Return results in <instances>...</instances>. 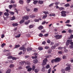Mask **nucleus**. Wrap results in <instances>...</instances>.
<instances>
[{
    "instance_id": "b1692460",
    "label": "nucleus",
    "mask_w": 73,
    "mask_h": 73,
    "mask_svg": "<svg viewBox=\"0 0 73 73\" xmlns=\"http://www.w3.org/2000/svg\"><path fill=\"white\" fill-rule=\"evenodd\" d=\"M30 17L31 18H34V17H35V15L32 14L30 15Z\"/></svg>"
},
{
    "instance_id": "a878e982",
    "label": "nucleus",
    "mask_w": 73,
    "mask_h": 73,
    "mask_svg": "<svg viewBox=\"0 0 73 73\" xmlns=\"http://www.w3.org/2000/svg\"><path fill=\"white\" fill-rule=\"evenodd\" d=\"M68 32L69 33H73V30L69 29L68 30Z\"/></svg>"
},
{
    "instance_id": "a18cd8bd",
    "label": "nucleus",
    "mask_w": 73,
    "mask_h": 73,
    "mask_svg": "<svg viewBox=\"0 0 73 73\" xmlns=\"http://www.w3.org/2000/svg\"><path fill=\"white\" fill-rule=\"evenodd\" d=\"M72 38H73V35H71L70 36V37L69 38V39H72Z\"/></svg>"
},
{
    "instance_id": "338daca9",
    "label": "nucleus",
    "mask_w": 73,
    "mask_h": 73,
    "mask_svg": "<svg viewBox=\"0 0 73 73\" xmlns=\"http://www.w3.org/2000/svg\"><path fill=\"white\" fill-rule=\"evenodd\" d=\"M45 30H44L43 31H41V33H45Z\"/></svg>"
},
{
    "instance_id": "864d4df0",
    "label": "nucleus",
    "mask_w": 73,
    "mask_h": 73,
    "mask_svg": "<svg viewBox=\"0 0 73 73\" xmlns=\"http://www.w3.org/2000/svg\"><path fill=\"white\" fill-rule=\"evenodd\" d=\"M52 63H53L54 62H55V59H52V60L51 61Z\"/></svg>"
},
{
    "instance_id": "69168bd1",
    "label": "nucleus",
    "mask_w": 73,
    "mask_h": 73,
    "mask_svg": "<svg viewBox=\"0 0 73 73\" xmlns=\"http://www.w3.org/2000/svg\"><path fill=\"white\" fill-rule=\"evenodd\" d=\"M58 49H59V50H61V49H62V47H59L58 48Z\"/></svg>"
},
{
    "instance_id": "c03bdc74",
    "label": "nucleus",
    "mask_w": 73,
    "mask_h": 73,
    "mask_svg": "<svg viewBox=\"0 0 73 73\" xmlns=\"http://www.w3.org/2000/svg\"><path fill=\"white\" fill-rule=\"evenodd\" d=\"M12 59L13 60H16L17 59V58L13 57L12 58Z\"/></svg>"
},
{
    "instance_id": "e433bc0d",
    "label": "nucleus",
    "mask_w": 73,
    "mask_h": 73,
    "mask_svg": "<svg viewBox=\"0 0 73 73\" xmlns=\"http://www.w3.org/2000/svg\"><path fill=\"white\" fill-rule=\"evenodd\" d=\"M38 49H39V50H42L43 49V48H42V47H39L38 48Z\"/></svg>"
},
{
    "instance_id": "0e129e2a",
    "label": "nucleus",
    "mask_w": 73,
    "mask_h": 73,
    "mask_svg": "<svg viewBox=\"0 0 73 73\" xmlns=\"http://www.w3.org/2000/svg\"><path fill=\"white\" fill-rule=\"evenodd\" d=\"M16 6H17V5L16 4H13V7L14 8H16Z\"/></svg>"
},
{
    "instance_id": "49530a36",
    "label": "nucleus",
    "mask_w": 73,
    "mask_h": 73,
    "mask_svg": "<svg viewBox=\"0 0 73 73\" xmlns=\"http://www.w3.org/2000/svg\"><path fill=\"white\" fill-rule=\"evenodd\" d=\"M15 1H12L11 0V3L10 4H13V3H15Z\"/></svg>"
},
{
    "instance_id": "4468645a",
    "label": "nucleus",
    "mask_w": 73,
    "mask_h": 73,
    "mask_svg": "<svg viewBox=\"0 0 73 73\" xmlns=\"http://www.w3.org/2000/svg\"><path fill=\"white\" fill-rule=\"evenodd\" d=\"M4 15L8 17L9 16V13L7 12H5L4 13Z\"/></svg>"
},
{
    "instance_id": "72a5a7b5",
    "label": "nucleus",
    "mask_w": 73,
    "mask_h": 73,
    "mask_svg": "<svg viewBox=\"0 0 73 73\" xmlns=\"http://www.w3.org/2000/svg\"><path fill=\"white\" fill-rule=\"evenodd\" d=\"M15 66V65H14L13 64H11L9 66L10 68H13V67H14Z\"/></svg>"
},
{
    "instance_id": "de8ad7c7",
    "label": "nucleus",
    "mask_w": 73,
    "mask_h": 73,
    "mask_svg": "<svg viewBox=\"0 0 73 73\" xmlns=\"http://www.w3.org/2000/svg\"><path fill=\"white\" fill-rule=\"evenodd\" d=\"M13 7V5H9V8H10V9L12 8Z\"/></svg>"
},
{
    "instance_id": "473e14b6",
    "label": "nucleus",
    "mask_w": 73,
    "mask_h": 73,
    "mask_svg": "<svg viewBox=\"0 0 73 73\" xmlns=\"http://www.w3.org/2000/svg\"><path fill=\"white\" fill-rule=\"evenodd\" d=\"M20 46L19 45H15V48H19Z\"/></svg>"
},
{
    "instance_id": "bf43d9fd",
    "label": "nucleus",
    "mask_w": 73,
    "mask_h": 73,
    "mask_svg": "<svg viewBox=\"0 0 73 73\" xmlns=\"http://www.w3.org/2000/svg\"><path fill=\"white\" fill-rule=\"evenodd\" d=\"M24 62H20V63L22 65H24Z\"/></svg>"
},
{
    "instance_id": "9b49d317",
    "label": "nucleus",
    "mask_w": 73,
    "mask_h": 73,
    "mask_svg": "<svg viewBox=\"0 0 73 73\" xmlns=\"http://www.w3.org/2000/svg\"><path fill=\"white\" fill-rule=\"evenodd\" d=\"M35 27V25H31L29 26V28L30 29H31V28H33Z\"/></svg>"
},
{
    "instance_id": "dca6fc26",
    "label": "nucleus",
    "mask_w": 73,
    "mask_h": 73,
    "mask_svg": "<svg viewBox=\"0 0 73 73\" xmlns=\"http://www.w3.org/2000/svg\"><path fill=\"white\" fill-rule=\"evenodd\" d=\"M12 25L13 27H16L18 25V24L17 23H14L12 24Z\"/></svg>"
},
{
    "instance_id": "4c0bfd02",
    "label": "nucleus",
    "mask_w": 73,
    "mask_h": 73,
    "mask_svg": "<svg viewBox=\"0 0 73 73\" xmlns=\"http://www.w3.org/2000/svg\"><path fill=\"white\" fill-rule=\"evenodd\" d=\"M37 3H38V1H34L33 3L34 4H37Z\"/></svg>"
},
{
    "instance_id": "4d7b16f0",
    "label": "nucleus",
    "mask_w": 73,
    "mask_h": 73,
    "mask_svg": "<svg viewBox=\"0 0 73 73\" xmlns=\"http://www.w3.org/2000/svg\"><path fill=\"white\" fill-rule=\"evenodd\" d=\"M35 66H33L32 71H34V70H35Z\"/></svg>"
},
{
    "instance_id": "052dcab7",
    "label": "nucleus",
    "mask_w": 73,
    "mask_h": 73,
    "mask_svg": "<svg viewBox=\"0 0 73 73\" xmlns=\"http://www.w3.org/2000/svg\"><path fill=\"white\" fill-rule=\"evenodd\" d=\"M69 47L71 49H72V48H73V46L72 45H70L69 46Z\"/></svg>"
},
{
    "instance_id": "423d86ee",
    "label": "nucleus",
    "mask_w": 73,
    "mask_h": 73,
    "mask_svg": "<svg viewBox=\"0 0 73 73\" xmlns=\"http://www.w3.org/2000/svg\"><path fill=\"white\" fill-rule=\"evenodd\" d=\"M19 50H23V52H24L26 51V48L22 46L21 47H20L19 48Z\"/></svg>"
},
{
    "instance_id": "c756f323",
    "label": "nucleus",
    "mask_w": 73,
    "mask_h": 73,
    "mask_svg": "<svg viewBox=\"0 0 73 73\" xmlns=\"http://www.w3.org/2000/svg\"><path fill=\"white\" fill-rule=\"evenodd\" d=\"M32 58L33 59H35L37 58V56H33L32 57Z\"/></svg>"
},
{
    "instance_id": "37998d69",
    "label": "nucleus",
    "mask_w": 73,
    "mask_h": 73,
    "mask_svg": "<svg viewBox=\"0 0 73 73\" xmlns=\"http://www.w3.org/2000/svg\"><path fill=\"white\" fill-rule=\"evenodd\" d=\"M51 56V55H48L46 56V58H49V57H50Z\"/></svg>"
},
{
    "instance_id": "09e8293b",
    "label": "nucleus",
    "mask_w": 73,
    "mask_h": 73,
    "mask_svg": "<svg viewBox=\"0 0 73 73\" xmlns=\"http://www.w3.org/2000/svg\"><path fill=\"white\" fill-rule=\"evenodd\" d=\"M56 48V46H52L51 47V49H55Z\"/></svg>"
},
{
    "instance_id": "f704fd0d",
    "label": "nucleus",
    "mask_w": 73,
    "mask_h": 73,
    "mask_svg": "<svg viewBox=\"0 0 73 73\" xmlns=\"http://www.w3.org/2000/svg\"><path fill=\"white\" fill-rule=\"evenodd\" d=\"M47 17V15H44L43 16L42 18L44 19H45L46 17Z\"/></svg>"
},
{
    "instance_id": "13d9d810",
    "label": "nucleus",
    "mask_w": 73,
    "mask_h": 73,
    "mask_svg": "<svg viewBox=\"0 0 73 73\" xmlns=\"http://www.w3.org/2000/svg\"><path fill=\"white\" fill-rule=\"evenodd\" d=\"M47 43H48V44H50V40L48 39L47 40Z\"/></svg>"
},
{
    "instance_id": "6e6d98bb",
    "label": "nucleus",
    "mask_w": 73,
    "mask_h": 73,
    "mask_svg": "<svg viewBox=\"0 0 73 73\" xmlns=\"http://www.w3.org/2000/svg\"><path fill=\"white\" fill-rule=\"evenodd\" d=\"M49 47L48 46H46L44 47L45 49H49Z\"/></svg>"
},
{
    "instance_id": "79ce46f5",
    "label": "nucleus",
    "mask_w": 73,
    "mask_h": 73,
    "mask_svg": "<svg viewBox=\"0 0 73 73\" xmlns=\"http://www.w3.org/2000/svg\"><path fill=\"white\" fill-rule=\"evenodd\" d=\"M5 45H6V44H5V43H3L1 45V46L2 48H3V47H4V46H5Z\"/></svg>"
},
{
    "instance_id": "e2e57ef3",
    "label": "nucleus",
    "mask_w": 73,
    "mask_h": 73,
    "mask_svg": "<svg viewBox=\"0 0 73 73\" xmlns=\"http://www.w3.org/2000/svg\"><path fill=\"white\" fill-rule=\"evenodd\" d=\"M39 36L40 37H42L43 36V35L42 33H40L39 34Z\"/></svg>"
},
{
    "instance_id": "2f4dec72",
    "label": "nucleus",
    "mask_w": 73,
    "mask_h": 73,
    "mask_svg": "<svg viewBox=\"0 0 73 73\" xmlns=\"http://www.w3.org/2000/svg\"><path fill=\"white\" fill-rule=\"evenodd\" d=\"M10 72H11V69H9L7 70V72H6V73H10Z\"/></svg>"
},
{
    "instance_id": "7ed1b4c3",
    "label": "nucleus",
    "mask_w": 73,
    "mask_h": 73,
    "mask_svg": "<svg viewBox=\"0 0 73 73\" xmlns=\"http://www.w3.org/2000/svg\"><path fill=\"white\" fill-rule=\"evenodd\" d=\"M54 37L55 38H56V39H58L61 38L62 36V35H58L54 36Z\"/></svg>"
},
{
    "instance_id": "4be33fe9",
    "label": "nucleus",
    "mask_w": 73,
    "mask_h": 73,
    "mask_svg": "<svg viewBox=\"0 0 73 73\" xmlns=\"http://www.w3.org/2000/svg\"><path fill=\"white\" fill-rule=\"evenodd\" d=\"M34 11L35 12H37L38 11V9L37 8H35L34 9Z\"/></svg>"
},
{
    "instance_id": "8fccbe9b",
    "label": "nucleus",
    "mask_w": 73,
    "mask_h": 73,
    "mask_svg": "<svg viewBox=\"0 0 73 73\" xmlns=\"http://www.w3.org/2000/svg\"><path fill=\"white\" fill-rule=\"evenodd\" d=\"M11 53L10 52H9L6 54V56H9L11 55Z\"/></svg>"
},
{
    "instance_id": "ea45409f",
    "label": "nucleus",
    "mask_w": 73,
    "mask_h": 73,
    "mask_svg": "<svg viewBox=\"0 0 73 73\" xmlns=\"http://www.w3.org/2000/svg\"><path fill=\"white\" fill-rule=\"evenodd\" d=\"M43 13H45V15H47V14H48V12L45 11H43Z\"/></svg>"
},
{
    "instance_id": "f3484780",
    "label": "nucleus",
    "mask_w": 73,
    "mask_h": 73,
    "mask_svg": "<svg viewBox=\"0 0 73 73\" xmlns=\"http://www.w3.org/2000/svg\"><path fill=\"white\" fill-rule=\"evenodd\" d=\"M19 3L21 4H23V3H24V1L22 0H19Z\"/></svg>"
},
{
    "instance_id": "3c124183",
    "label": "nucleus",
    "mask_w": 73,
    "mask_h": 73,
    "mask_svg": "<svg viewBox=\"0 0 73 73\" xmlns=\"http://www.w3.org/2000/svg\"><path fill=\"white\" fill-rule=\"evenodd\" d=\"M13 57L12 56H9L8 57V58L9 59H11V58L12 59Z\"/></svg>"
},
{
    "instance_id": "680f3d73",
    "label": "nucleus",
    "mask_w": 73,
    "mask_h": 73,
    "mask_svg": "<svg viewBox=\"0 0 73 73\" xmlns=\"http://www.w3.org/2000/svg\"><path fill=\"white\" fill-rule=\"evenodd\" d=\"M55 5H58V4H59L60 3L58 2H55Z\"/></svg>"
},
{
    "instance_id": "20e7f679",
    "label": "nucleus",
    "mask_w": 73,
    "mask_h": 73,
    "mask_svg": "<svg viewBox=\"0 0 73 73\" xmlns=\"http://www.w3.org/2000/svg\"><path fill=\"white\" fill-rule=\"evenodd\" d=\"M55 62H59L61 61V59L60 58H56L55 59Z\"/></svg>"
},
{
    "instance_id": "1a4fd4ad",
    "label": "nucleus",
    "mask_w": 73,
    "mask_h": 73,
    "mask_svg": "<svg viewBox=\"0 0 73 73\" xmlns=\"http://www.w3.org/2000/svg\"><path fill=\"white\" fill-rule=\"evenodd\" d=\"M44 28V27L42 26H40L38 27V29H39V30H41V29H42Z\"/></svg>"
},
{
    "instance_id": "cd10ccee",
    "label": "nucleus",
    "mask_w": 73,
    "mask_h": 73,
    "mask_svg": "<svg viewBox=\"0 0 73 73\" xmlns=\"http://www.w3.org/2000/svg\"><path fill=\"white\" fill-rule=\"evenodd\" d=\"M51 52H52V50L51 49H49L48 51V53H50Z\"/></svg>"
},
{
    "instance_id": "603ef678",
    "label": "nucleus",
    "mask_w": 73,
    "mask_h": 73,
    "mask_svg": "<svg viewBox=\"0 0 73 73\" xmlns=\"http://www.w3.org/2000/svg\"><path fill=\"white\" fill-rule=\"evenodd\" d=\"M32 0H27V3H28V4H29L31 1Z\"/></svg>"
},
{
    "instance_id": "7c9ffc66",
    "label": "nucleus",
    "mask_w": 73,
    "mask_h": 73,
    "mask_svg": "<svg viewBox=\"0 0 73 73\" xmlns=\"http://www.w3.org/2000/svg\"><path fill=\"white\" fill-rule=\"evenodd\" d=\"M32 50V48H27V52L28 51H29L30 50Z\"/></svg>"
},
{
    "instance_id": "2eb2a0df",
    "label": "nucleus",
    "mask_w": 73,
    "mask_h": 73,
    "mask_svg": "<svg viewBox=\"0 0 73 73\" xmlns=\"http://www.w3.org/2000/svg\"><path fill=\"white\" fill-rule=\"evenodd\" d=\"M38 3L39 4H42L44 3V1H38Z\"/></svg>"
},
{
    "instance_id": "6ab92c4d",
    "label": "nucleus",
    "mask_w": 73,
    "mask_h": 73,
    "mask_svg": "<svg viewBox=\"0 0 73 73\" xmlns=\"http://www.w3.org/2000/svg\"><path fill=\"white\" fill-rule=\"evenodd\" d=\"M50 68V65L49 64H48L46 66V69H49Z\"/></svg>"
},
{
    "instance_id": "c85d7f7f",
    "label": "nucleus",
    "mask_w": 73,
    "mask_h": 73,
    "mask_svg": "<svg viewBox=\"0 0 73 73\" xmlns=\"http://www.w3.org/2000/svg\"><path fill=\"white\" fill-rule=\"evenodd\" d=\"M38 71H39L38 69H35V73H38Z\"/></svg>"
},
{
    "instance_id": "aec40b11",
    "label": "nucleus",
    "mask_w": 73,
    "mask_h": 73,
    "mask_svg": "<svg viewBox=\"0 0 73 73\" xmlns=\"http://www.w3.org/2000/svg\"><path fill=\"white\" fill-rule=\"evenodd\" d=\"M20 36H21V34H19L18 35L15 36V37L16 38H19L20 37Z\"/></svg>"
},
{
    "instance_id": "9d476101",
    "label": "nucleus",
    "mask_w": 73,
    "mask_h": 73,
    "mask_svg": "<svg viewBox=\"0 0 73 73\" xmlns=\"http://www.w3.org/2000/svg\"><path fill=\"white\" fill-rule=\"evenodd\" d=\"M38 62V60H37V59H35L33 60V62L34 64H36V63H37Z\"/></svg>"
},
{
    "instance_id": "f03ea898",
    "label": "nucleus",
    "mask_w": 73,
    "mask_h": 73,
    "mask_svg": "<svg viewBox=\"0 0 73 73\" xmlns=\"http://www.w3.org/2000/svg\"><path fill=\"white\" fill-rule=\"evenodd\" d=\"M72 41L73 40L72 39L68 40L66 43V45L67 46L69 45V44H70L71 45L73 46V42H72Z\"/></svg>"
},
{
    "instance_id": "5fc2aeb1",
    "label": "nucleus",
    "mask_w": 73,
    "mask_h": 73,
    "mask_svg": "<svg viewBox=\"0 0 73 73\" xmlns=\"http://www.w3.org/2000/svg\"><path fill=\"white\" fill-rule=\"evenodd\" d=\"M66 26H67L68 27H72V25L68 24H66Z\"/></svg>"
},
{
    "instance_id": "5701e85b",
    "label": "nucleus",
    "mask_w": 73,
    "mask_h": 73,
    "mask_svg": "<svg viewBox=\"0 0 73 73\" xmlns=\"http://www.w3.org/2000/svg\"><path fill=\"white\" fill-rule=\"evenodd\" d=\"M16 18H15V16H13L11 18V20H15Z\"/></svg>"
},
{
    "instance_id": "0eeeda50",
    "label": "nucleus",
    "mask_w": 73,
    "mask_h": 73,
    "mask_svg": "<svg viewBox=\"0 0 73 73\" xmlns=\"http://www.w3.org/2000/svg\"><path fill=\"white\" fill-rule=\"evenodd\" d=\"M47 58H45L43 61V65H45L46 64Z\"/></svg>"
},
{
    "instance_id": "39448f33",
    "label": "nucleus",
    "mask_w": 73,
    "mask_h": 73,
    "mask_svg": "<svg viewBox=\"0 0 73 73\" xmlns=\"http://www.w3.org/2000/svg\"><path fill=\"white\" fill-rule=\"evenodd\" d=\"M61 16L63 17L66 16V11H62L61 12Z\"/></svg>"
},
{
    "instance_id": "412c9836",
    "label": "nucleus",
    "mask_w": 73,
    "mask_h": 73,
    "mask_svg": "<svg viewBox=\"0 0 73 73\" xmlns=\"http://www.w3.org/2000/svg\"><path fill=\"white\" fill-rule=\"evenodd\" d=\"M59 9L60 11H64V8L63 7H59Z\"/></svg>"
},
{
    "instance_id": "a19ab883",
    "label": "nucleus",
    "mask_w": 73,
    "mask_h": 73,
    "mask_svg": "<svg viewBox=\"0 0 73 73\" xmlns=\"http://www.w3.org/2000/svg\"><path fill=\"white\" fill-rule=\"evenodd\" d=\"M70 20H67L65 22V23H66V24H67V23H70Z\"/></svg>"
},
{
    "instance_id": "58836bf2",
    "label": "nucleus",
    "mask_w": 73,
    "mask_h": 73,
    "mask_svg": "<svg viewBox=\"0 0 73 73\" xmlns=\"http://www.w3.org/2000/svg\"><path fill=\"white\" fill-rule=\"evenodd\" d=\"M65 70L64 69H62L61 70V72H62L63 73H65Z\"/></svg>"
},
{
    "instance_id": "ddd939ff",
    "label": "nucleus",
    "mask_w": 73,
    "mask_h": 73,
    "mask_svg": "<svg viewBox=\"0 0 73 73\" xmlns=\"http://www.w3.org/2000/svg\"><path fill=\"white\" fill-rule=\"evenodd\" d=\"M39 20H41V19L39 18V19H35L34 20V21H35V22H38Z\"/></svg>"
},
{
    "instance_id": "a211bd4d",
    "label": "nucleus",
    "mask_w": 73,
    "mask_h": 73,
    "mask_svg": "<svg viewBox=\"0 0 73 73\" xmlns=\"http://www.w3.org/2000/svg\"><path fill=\"white\" fill-rule=\"evenodd\" d=\"M52 71V68H50L48 70V73H50V72Z\"/></svg>"
},
{
    "instance_id": "6e6552de",
    "label": "nucleus",
    "mask_w": 73,
    "mask_h": 73,
    "mask_svg": "<svg viewBox=\"0 0 73 73\" xmlns=\"http://www.w3.org/2000/svg\"><path fill=\"white\" fill-rule=\"evenodd\" d=\"M65 70L67 71H68V70H70V67L69 66L67 67L65 69Z\"/></svg>"
},
{
    "instance_id": "393cba45",
    "label": "nucleus",
    "mask_w": 73,
    "mask_h": 73,
    "mask_svg": "<svg viewBox=\"0 0 73 73\" xmlns=\"http://www.w3.org/2000/svg\"><path fill=\"white\" fill-rule=\"evenodd\" d=\"M26 10L28 12H29V11H31V9H29V8H28L27 7H26Z\"/></svg>"
},
{
    "instance_id": "774afa93",
    "label": "nucleus",
    "mask_w": 73,
    "mask_h": 73,
    "mask_svg": "<svg viewBox=\"0 0 73 73\" xmlns=\"http://www.w3.org/2000/svg\"><path fill=\"white\" fill-rule=\"evenodd\" d=\"M63 59H66V56H64L62 57Z\"/></svg>"
},
{
    "instance_id": "f257e3e1",
    "label": "nucleus",
    "mask_w": 73,
    "mask_h": 73,
    "mask_svg": "<svg viewBox=\"0 0 73 73\" xmlns=\"http://www.w3.org/2000/svg\"><path fill=\"white\" fill-rule=\"evenodd\" d=\"M29 19V16L26 15L23 17V19L21 20L19 22L20 24H22V23H23L25 21V20H28Z\"/></svg>"
},
{
    "instance_id": "f8f14e48",
    "label": "nucleus",
    "mask_w": 73,
    "mask_h": 73,
    "mask_svg": "<svg viewBox=\"0 0 73 73\" xmlns=\"http://www.w3.org/2000/svg\"><path fill=\"white\" fill-rule=\"evenodd\" d=\"M49 15L50 16H56V15L54 13H51V14H50Z\"/></svg>"
},
{
    "instance_id": "c9c22d12",
    "label": "nucleus",
    "mask_w": 73,
    "mask_h": 73,
    "mask_svg": "<svg viewBox=\"0 0 73 73\" xmlns=\"http://www.w3.org/2000/svg\"><path fill=\"white\" fill-rule=\"evenodd\" d=\"M32 68H28L27 69V71L28 72H30L31 71V70H32Z\"/></svg>"
},
{
    "instance_id": "bb28decb",
    "label": "nucleus",
    "mask_w": 73,
    "mask_h": 73,
    "mask_svg": "<svg viewBox=\"0 0 73 73\" xmlns=\"http://www.w3.org/2000/svg\"><path fill=\"white\" fill-rule=\"evenodd\" d=\"M65 7H69L70 6V5H69V4L67 3L64 5Z\"/></svg>"
}]
</instances>
